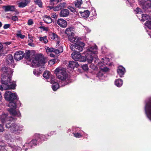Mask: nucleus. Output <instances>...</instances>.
Wrapping results in <instances>:
<instances>
[{
    "label": "nucleus",
    "mask_w": 151,
    "mask_h": 151,
    "mask_svg": "<svg viewBox=\"0 0 151 151\" xmlns=\"http://www.w3.org/2000/svg\"><path fill=\"white\" fill-rule=\"evenodd\" d=\"M65 33L68 36L74 35L75 34V32L73 28L71 27L67 28L65 31Z\"/></svg>",
    "instance_id": "dca6fc26"
},
{
    "label": "nucleus",
    "mask_w": 151,
    "mask_h": 151,
    "mask_svg": "<svg viewBox=\"0 0 151 151\" xmlns=\"http://www.w3.org/2000/svg\"><path fill=\"white\" fill-rule=\"evenodd\" d=\"M47 9L48 10H50L52 9H53V7L50 6H48L46 7Z\"/></svg>",
    "instance_id": "bf43d9fd"
},
{
    "label": "nucleus",
    "mask_w": 151,
    "mask_h": 151,
    "mask_svg": "<svg viewBox=\"0 0 151 151\" xmlns=\"http://www.w3.org/2000/svg\"><path fill=\"white\" fill-rule=\"evenodd\" d=\"M5 125L6 128L10 129L12 132L15 134L19 133L23 128L22 126H20L17 123H6Z\"/></svg>",
    "instance_id": "0eeeda50"
},
{
    "label": "nucleus",
    "mask_w": 151,
    "mask_h": 151,
    "mask_svg": "<svg viewBox=\"0 0 151 151\" xmlns=\"http://www.w3.org/2000/svg\"><path fill=\"white\" fill-rule=\"evenodd\" d=\"M55 73L58 78L60 80L59 84L61 86H64L69 83V78L65 69L61 67L55 69Z\"/></svg>",
    "instance_id": "423d86ee"
},
{
    "label": "nucleus",
    "mask_w": 151,
    "mask_h": 151,
    "mask_svg": "<svg viewBox=\"0 0 151 151\" xmlns=\"http://www.w3.org/2000/svg\"><path fill=\"white\" fill-rule=\"evenodd\" d=\"M68 39L69 41L71 42H73L76 41V37L74 35H73L69 36H68Z\"/></svg>",
    "instance_id": "473e14b6"
},
{
    "label": "nucleus",
    "mask_w": 151,
    "mask_h": 151,
    "mask_svg": "<svg viewBox=\"0 0 151 151\" xmlns=\"http://www.w3.org/2000/svg\"><path fill=\"white\" fill-rule=\"evenodd\" d=\"M50 38L53 40H58V36L55 33H51L50 35Z\"/></svg>",
    "instance_id": "72a5a7b5"
},
{
    "label": "nucleus",
    "mask_w": 151,
    "mask_h": 151,
    "mask_svg": "<svg viewBox=\"0 0 151 151\" xmlns=\"http://www.w3.org/2000/svg\"><path fill=\"white\" fill-rule=\"evenodd\" d=\"M30 61L34 65L38 66H41L39 70H33L34 74L36 76H38L44 70V65L46 62L45 59L43 55L39 54L35 55L30 60Z\"/></svg>",
    "instance_id": "39448f33"
},
{
    "label": "nucleus",
    "mask_w": 151,
    "mask_h": 151,
    "mask_svg": "<svg viewBox=\"0 0 151 151\" xmlns=\"http://www.w3.org/2000/svg\"><path fill=\"white\" fill-rule=\"evenodd\" d=\"M33 23V22L32 19H29L28 21V24L29 25H32Z\"/></svg>",
    "instance_id": "603ef678"
},
{
    "label": "nucleus",
    "mask_w": 151,
    "mask_h": 151,
    "mask_svg": "<svg viewBox=\"0 0 151 151\" xmlns=\"http://www.w3.org/2000/svg\"><path fill=\"white\" fill-rule=\"evenodd\" d=\"M34 2L38 5L39 7H42V3L40 0H35Z\"/></svg>",
    "instance_id": "58836bf2"
},
{
    "label": "nucleus",
    "mask_w": 151,
    "mask_h": 151,
    "mask_svg": "<svg viewBox=\"0 0 151 151\" xmlns=\"http://www.w3.org/2000/svg\"><path fill=\"white\" fill-rule=\"evenodd\" d=\"M18 33L16 34L17 36L21 38V39H23L25 37V36L24 35H22L20 33V31H18Z\"/></svg>",
    "instance_id": "a19ab883"
},
{
    "label": "nucleus",
    "mask_w": 151,
    "mask_h": 151,
    "mask_svg": "<svg viewBox=\"0 0 151 151\" xmlns=\"http://www.w3.org/2000/svg\"><path fill=\"white\" fill-rule=\"evenodd\" d=\"M75 129L77 132L75 133H73L74 136L76 138H80L81 137V134L80 133L78 132H80V129L79 128L77 127L75 128Z\"/></svg>",
    "instance_id": "a878e982"
},
{
    "label": "nucleus",
    "mask_w": 151,
    "mask_h": 151,
    "mask_svg": "<svg viewBox=\"0 0 151 151\" xmlns=\"http://www.w3.org/2000/svg\"><path fill=\"white\" fill-rule=\"evenodd\" d=\"M10 24H5L4 27L3 28L4 29H7L10 27Z\"/></svg>",
    "instance_id": "3c124183"
},
{
    "label": "nucleus",
    "mask_w": 151,
    "mask_h": 151,
    "mask_svg": "<svg viewBox=\"0 0 151 151\" xmlns=\"http://www.w3.org/2000/svg\"><path fill=\"white\" fill-rule=\"evenodd\" d=\"M29 2V0H24L18 4L19 7L23 8Z\"/></svg>",
    "instance_id": "5701e85b"
},
{
    "label": "nucleus",
    "mask_w": 151,
    "mask_h": 151,
    "mask_svg": "<svg viewBox=\"0 0 151 151\" xmlns=\"http://www.w3.org/2000/svg\"><path fill=\"white\" fill-rule=\"evenodd\" d=\"M33 42V40L32 39V37L31 35H29V40H28V42Z\"/></svg>",
    "instance_id": "8fccbe9b"
},
{
    "label": "nucleus",
    "mask_w": 151,
    "mask_h": 151,
    "mask_svg": "<svg viewBox=\"0 0 151 151\" xmlns=\"http://www.w3.org/2000/svg\"><path fill=\"white\" fill-rule=\"evenodd\" d=\"M4 130L3 126L2 124H0V132H2Z\"/></svg>",
    "instance_id": "864d4df0"
},
{
    "label": "nucleus",
    "mask_w": 151,
    "mask_h": 151,
    "mask_svg": "<svg viewBox=\"0 0 151 151\" xmlns=\"http://www.w3.org/2000/svg\"><path fill=\"white\" fill-rule=\"evenodd\" d=\"M82 68L83 70L85 71L88 70V66L87 64H84L82 65Z\"/></svg>",
    "instance_id": "79ce46f5"
},
{
    "label": "nucleus",
    "mask_w": 151,
    "mask_h": 151,
    "mask_svg": "<svg viewBox=\"0 0 151 151\" xmlns=\"http://www.w3.org/2000/svg\"><path fill=\"white\" fill-rule=\"evenodd\" d=\"M142 17L139 18V19L141 21H144L147 20L146 23L145 24V26L149 29H151V17L148 15L146 14H141Z\"/></svg>",
    "instance_id": "1a4fd4ad"
},
{
    "label": "nucleus",
    "mask_w": 151,
    "mask_h": 151,
    "mask_svg": "<svg viewBox=\"0 0 151 151\" xmlns=\"http://www.w3.org/2000/svg\"><path fill=\"white\" fill-rule=\"evenodd\" d=\"M39 40L45 44L47 43L48 42L46 36H45L43 37H40L39 38Z\"/></svg>",
    "instance_id": "f704fd0d"
},
{
    "label": "nucleus",
    "mask_w": 151,
    "mask_h": 151,
    "mask_svg": "<svg viewBox=\"0 0 151 151\" xmlns=\"http://www.w3.org/2000/svg\"><path fill=\"white\" fill-rule=\"evenodd\" d=\"M70 48L72 50H74L75 48V45H73V44H72L70 45Z\"/></svg>",
    "instance_id": "052dcab7"
},
{
    "label": "nucleus",
    "mask_w": 151,
    "mask_h": 151,
    "mask_svg": "<svg viewBox=\"0 0 151 151\" xmlns=\"http://www.w3.org/2000/svg\"><path fill=\"white\" fill-rule=\"evenodd\" d=\"M51 17H52L53 18H56L57 17L56 14L55 13H52L51 14Z\"/></svg>",
    "instance_id": "09e8293b"
},
{
    "label": "nucleus",
    "mask_w": 151,
    "mask_h": 151,
    "mask_svg": "<svg viewBox=\"0 0 151 151\" xmlns=\"http://www.w3.org/2000/svg\"><path fill=\"white\" fill-rule=\"evenodd\" d=\"M101 73V72H100V73H99V75H98L99 77V78H100V79H101V77L100 76V75Z\"/></svg>",
    "instance_id": "69168bd1"
},
{
    "label": "nucleus",
    "mask_w": 151,
    "mask_h": 151,
    "mask_svg": "<svg viewBox=\"0 0 151 151\" xmlns=\"http://www.w3.org/2000/svg\"><path fill=\"white\" fill-rule=\"evenodd\" d=\"M16 138L17 141H19L20 142H22V138L20 137H17Z\"/></svg>",
    "instance_id": "4d7b16f0"
},
{
    "label": "nucleus",
    "mask_w": 151,
    "mask_h": 151,
    "mask_svg": "<svg viewBox=\"0 0 151 151\" xmlns=\"http://www.w3.org/2000/svg\"><path fill=\"white\" fill-rule=\"evenodd\" d=\"M69 14V11L68 9H64L62 10L60 13V16L61 17H65Z\"/></svg>",
    "instance_id": "aec40b11"
},
{
    "label": "nucleus",
    "mask_w": 151,
    "mask_h": 151,
    "mask_svg": "<svg viewBox=\"0 0 151 151\" xmlns=\"http://www.w3.org/2000/svg\"><path fill=\"white\" fill-rule=\"evenodd\" d=\"M43 20L47 23H50L52 22L50 17L47 15H45L43 17Z\"/></svg>",
    "instance_id": "4be33fe9"
},
{
    "label": "nucleus",
    "mask_w": 151,
    "mask_h": 151,
    "mask_svg": "<svg viewBox=\"0 0 151 151\" xmlns=\"http://www.w3.org/2000/svg\"><path fill=\"white\" fill-rule=\"evenodd\" d=\"M2 85L0 86V89L3 91L8 89H14L16 87L14 82H11L13 71L10 68L3 67L0 70Z\"/></svg>",
    "instance_id": "f257e3e1"
},
{
    "label": "nucleus",
    "mask_w": 151,
    "mask_h": 151,
    "mask_svg": "<svg viewBox=\"0 0 151 151\" xmlns=\"http://www.w3.org/2000/svg\"><path fill=\"white\" fill-rule=\"evenodd\" d=\"M17 105H16L18 107H20L22 106V104L19 101H17Z\"/></svg>",
    "instance_id": "5fc2aeb1"
},
{
    "label": "nucleus",
    "mask_w": 151,
    "mask_h": 151,
    "mask_svg": "<svg viewBox=\"0 0 151 151\" xmlns=\"http://www.w3.org/2000/svg\"><path fill=\"white\" fill-rule=\"evenodd\" d=\"M149 7L151 9V3L148 4Z\"/></svg>",
    "instance_id": "338daca9"
},
{
    "label": "nucleus",
    "mask_w": 151,
    "mask_h": 151,
    "mask_svg": "<svg viewBox=\"0 0 151 151\" xmlns=\"http://www.w3.org/2000/svg\"><path fill=\"white\" fill-rule=\"evenodd\" d=\"M97 59L98 60V61H97L96 62H95L93 61V62L92 63V64L90 66L91 68L93 69H95L96 68V65H97V66L99 67L101 69V67L103 68L105 64H108V61H109V59L107 58H102V62L103 63L101 62L99 63V60L98 59L97 57Z\"/></svg>",
    "instance_id": "6e6552de"
},
{
    "label": "nucleus",
    "mask_w": 151,
    "mask_h": 151,
    "mask_svg": "<svg viewBox=\"0 0 151 151\" xmlns=\"http://www.w3.org/2000/svg\"><path fill=\"white\" fill-rule=\"evenodd\" d=\"M146 114L147 117L151 121V100L146 103L145 107Z\"/></svg>",
    "instance_id": "9d476101"
},
{
    "label": "nucleus",
    "mask_w": 151,
    "mask_h": 151,
    "mask_svg": "<svg viewBox=\"0 0 151 151\" xmlns=\"http://www.w3.org/2000/svg\"><path fill=\"white\" fill-rule=\"evenodd\" d=\"M117 72L120 77H121L125 72V69L122 66H119L117 70Z\"/></svg>",
    "instance_id": "a211bd4d"
},
{
    "label": "nucleus",
    "mask_w": 151,
    "mask_h": 151,
    "mask_svg": "<svg viewBox=\"0 0 151 151\" xmlns=\"http://www.w3.org/2000/svg\"><path fill=\"white\" fill-rule=\"evenodd\" d=\"M24 52L21 51H18L16 52L14 55V59L16 60H21L24 57Z\"/></svg>",
    "instance_id": "ddd939ff"
},
{
    "label": "nucleus",
    "mask_w": 151,
    "mask_h": 151,
    "mask_svg": "<svg viewBox=\"0 0 151 151\" xmlns=\"http://www.w3.org/2000/svg\"><path fill=\"white\" fill-rule=\"evenodd\" d=\"M46 52L48 53L49 52H53L54 48H49L48 47H47L45 48Z\"/></svg>",
    "instance_id": "ea45409f"
},
{
    "label": "nucleus",
    "mask_w": 151,
    "mask_h": 151,
    "mask_svg": "<svg viewBox=\"0 0 151 151\" xmlns=\"http://www.w3.org/2000/svg\"><path fill=\"white\" fill-rule=\"evenodd\" d=\"M85 29L86 30L85 32L87 33L91 31V30L87 27L85 28Z\"/></svg>",
    "instance_id": "13d9d810"
},
{
    "label": "nucleus",
    "mask_w": 151,
    "mask_h": 151,
    "mask_svg": "<svg viewBox=\"0 0 151 151\" xmlns=\"http://www.w3.org/2000/svg\"><path fill=\"white\" fill-rule=\"evenodd\" d=\"M57 24L60 27L63 28L66 27L67 26L66 21L62 19H59L57 21Z\"/></svg>",
    "instance_id": "4468645a"
},
{
    "label": "nucleus",
    "mask_w": 151,
    "mask_h": 151,
    "mask_svg": "<svg viewBox=\"0 0 151 151\" xmlns=\"http://www.w3.org/2000/svg\"><path fill=\"white\" fill-rule=\"evenodd\" d=\"M0 119L3 121L6 120V122L9 121L10 122H14L15 119L12 117H8L6 114H3L1 116Z\"/></svg>",
    "instance_id": "2eb2a0df"
},
{
    "label": "nucleus",
    "mask_w": 151,
    "mask_h": 151,
    "mask_svg": "<svg viewBox=\"0 0 151 151\" xmlns=\"http://www.w3.org/2000/svg\"><path fill=\"white\" fill-rule=\"evenodd\" d=\"M78 66V64L76 62L70 61L69 63V67L71 68L77 67Z\"/></svg>",
    "instance_id": "c85d7f7f"
},
{
    "label": "nucleus",
    "mask_w": 151,
    "mask_h": 151,
    "mask_svg": "<svg viewBox=\"0 0 151 151\" xmlns=\"http://www.w3.org/2000/svg\"><path fill=\"white\" fill-rule=\"evenodd\" d=\"M50 55L51 57H53L54 56V55L53 54H51V53L50 54Z\"/></svg>",
    "instance_id": "0e129e2a"
},
{
    "label": "nucleus",
    "mask_w": 151,
    "mask_h": 151,
    "mask_svg": "<svg viewBox=\"0 0 151 151\" xmlns=\"http://www.w3.org/2000/svg\"><path fill=\"white\" fill-rule=\"evenodd\" d=\"M55 134L56 133L55 131L51 132L46 135L36 134L35 135V139L32 140L29 143H26L24 145L23 149L25 151H27L28 149L32 148L34 146H36L39 143H41L43 141L46 140L47 139V136H51Z\"/></svg>",
    "instance_id": "20e7f679"
},
{
    "label": "nucleus",
    "mask_w": 151,
    "mask_h": 151,
    "mask_svg": "<svg viewBox=\"0 0 151 151\" xmlns=\"http://www.w3.org/2000/svg\"><path fill=\"white\" fill-rule=\"evenodd\" d=\"M54 52L57 54L61 53L63 51V47L62 46L60 47L57 49L54 48Z\"/></svg>",
    "instance_id": "2f4dec72"
},
{
    "label": "nucleus",
    "mask_w": 151,
    "mask_h": 151,
    "mask_svg": "<svg viewBox=\"0 0 151 151\" xmlns=\"http://www.w3.org/2000/svg\"><path fill=\"white\" fill-rule=\"evenodd\" d=\"M74 3L76 7L80 8L81 5L83 4V2L82 0H77L74 2Z\"/></svg>",
    "instance_id": "c756f323"
},
{
    "label": "nucleus",
    "mask_w": 151,
    "mask_h": 151,
    "mask_svg": "<svg viewBox=\"0 0 151 151\" xmlns=\"http://www.w3.org/2000/svg\"><path fill=\"white\" fill-rule=\"evenodd\" d=\"M135 11L137 14H141L142 13L141 9L139 8H137L135 10Z\"/></svg>",
    "instance_id": "37998d69"
},
{
    "label": "nucleus",
    "mask_w": 151,
    "mask_h": 151,
    "mask_svg": "<svg viewBox=\"0 0 151 151\" xmlns=\"http://www.w3.org/2000/svg\"><path fill=\"white\" fill-rule=\"evenodd\" d=\"M68 8L71 12H74L75 11V9L71 6H68Z\"/></svg>",
    "instance_id": "49530a36"
},
{
    "label": "nucleus",
    "mask_w": 151,
    "mask_h": 151,
    "mask_svg": "<svg viewBox=\"0 0 151 151\" xmlns=\"http://www.w3.org/2000/svg\"><path fill=\"white\" fill-rule=\"evenodd\" d=\"M2 99V97L1 94V92H0V101H1Z\"/></svg>",
    "instance_id": "e2e57ef3"
},
{
    "label": "nucleus",
    "mask_w": 151,
    "mask_h": 151,
    "mask_svg": "<svg viewBox=\"0 0 151 151\" xmlns=\"http://www.w3.org/2000/svg\"><path fill=\"white\" fill-rule=\"evenodd\" d=\"M28 45L32 47H34L35 46V45L33 43V42H28Z\"/></svg>",
    "instance_id": "6e6d98bb"
},
{
    "label": "nucleus",
    "mask_w": 151,
    "mask_h": 151,
    "mask_svg": "<svg viewBox=\"0 0 151 151\" xmlns=\"http://www.w3.org/2000/svg\"><path fill=\"white\" fill-rule=\"evenodd\" d=\"M6 63L8 64H12L14 62L13 56L11 55H8L6 58Z\"/></svg>",
    "instance_id": "412c9836"
},
{
    "label": "nucleus",
    "mask_w": 151,
    "mask_h": 151,
    "mask_svg": "<svg viewBox=\"0 0 151 151\" xmlns=\"http://www.w3.org/2000/svg\"><path fill=\"white\" fill-rule=\"evenodd\" d=\"M2 24L1 22H0V27L2 26Z\"/></svg>",
    "instance_id": "774afa93"
},
{
    "label": "nucleus",
    "mask_w": 151,
    "mask_h": 151,
    "mask_svg": "<svg viewBox=\"0 0 151 151\" xmlns=\"http://www.w3.org/2000/svg\"><path fill=\"white\" fill-rule=\"evenodd\" d=\"M5 44L6 45H8L11 44V42H6L5 43Z\"/></svg>",
    "instance_id": "680f3d73"
},
{
    "label": "nucleus",
    "mask_w": 151,
    "mask_h": 151,
    "mask_svg": "<svg viewBox=\"0 0 151 151\" xmlns=\"http://www.w3.org/2000/svg\"><path fill=\"white\" fill-rule=\"evenodd\" d=\"M18 19V18L17 16H13L12 17V19L14 21H17Z\"/></svg>",
    "instance_id": "de8ad7c7"
},
{
    "label": "nucleus",
    "mask_w": 151,
    "mask_h": 151,
    "mask_svg": "<svg viewBox=\"0 0 151 151\" xmlns=\"http://www.w3.org/2000/svg\"><path fill=\"white\" fill-rule=\"evenodd\" d=\"M66 3L63 2L60 4L55 7H53V10L54 11H58L64 8L65 6Z\"/></svg>",
    "instance_id": "f3484780"
},
{
    "label": "nucleus",
    "mask_w": 151,
    "mask_h": 151,
    "mask_svg": "<svg viewBox=\"0 0 151 151\" xmlns=\"http://www.w3.org/2000/svg\"><path fill=\"white\" fill-rule=\"evenodd\" d=\"M101 69L104 72H107L108 71L109 69L105 67V66H104L103 68H101Z\"/></svg>",
    "instance_id": "a18cd8bd"
},
{
    "label": "nucleus",
    "mask_w": 151,
    "mask_h": 151,
    "mask_svg": "<svg viewBox=\"0 0 151 151\" xmlns=\"http://www.w3.org/2000/svg\"><path fill=\"white\" fill-rule=\"evenodd\" d=\"M71 56L73 59L78 61L81 57V53L77 51L74 52L71 54Z\"/></svg>",
    "instance_id": "6ab92c4d"
},
{
    "label": "nucleus",
    "mask_w": 151,
    "mask_h": 151,
    "mask_svg": "<svg viewBox=\"0 0 151 151\" xmlns=\"http://www.w3.org/2000/svg\"><path fill=\"white\" fill-rule=\"evenodd\" d=\"M4 98L6 100L10 101L9 106L10 109L8 110L10 113L14 116L20 117L21 114L18 110H16V104L14 101V100L17 99V93L10 91H6L4 94Z\"/></svg>",
    "instance_id": "f03ea898"
},
{
    "label": "nucleus",
    "mask_w": 151,
    "mask_h": 151,
    "mask_svg": "<svg viewBox=\"0 0 151 151\" xmlns=\"http://www.w3.org/2000/svg\"><path fill=\"white\" fill-rule=\"evenodd\" d=\"M9 146L11 148H13L12 150L13 151H17V150L21 151V148L19 147H17L15 145H13L11 144H9Z\"/></svg>",
    "instance_id": "7c9ffc66"
},
{
    "label": "nucleus",
    "mask_w": 151,
    "mask_h": 151,
    "mask_svg": "<svg viewBox=\"0 0 151 151\" xmlns=\"http://www.w3.org/2000/svg\"><path fill=\"white\" fill-rule=\"evenodd\" d=\"M86 50L83 54L85 57L81 56L78 61L84 62L87 61L88 63H92L94 61L96 62L98 60L97 59V54L98 53V48L96 45L86 47Z\"/></svg>",
    "instance_id": "7ed1b4c3"
},
{
    "label": "nucleus",
    "mask_w": 151,
    "mask_h": 151,
    "mask_svg": "<svg viewBox=\"0 0 151 151\" xmlns=\"http://www.w3.org/2000/svg\"><path fill=\"white\" fill-rule=\"evenodd\" d=\"M4 10L6 11H14L15 9L14 6H3Z\"/></svg>",
    "instance_id": "b1692460"
},
{
    "label": "nucleus",
    "mask_w": 151,
    "mask_h": 151,
    "mask_svg": "<svg viewBox=\"0 0 151 151\" xmlns=\"http://www.w3.org/2000/svg\"><path fill=\"white\" fill-rule=\"evenodd\" d=\"M50 82L52 84V88L54 91H56L59 88V84L57 83V80L55 79L54 76H51V80L50 81Z\"/></svg>",
    "instance_id": "9b49d317"
},
{
    "label": "nucleus",
    "mask_w": 151,
    "mask_h": 151,
    "mask_svg": "<svg viewBox=\"0 0 151 151\" xmlns=\"http://www.w3.org/2000/svg\"><path fill=\"white\" fill-rule=\"evenodd\" d=\"M53 76L51 75L50 72L48 71H46L43 74V77L46 79H48L49 78H50V81L51 80V76Z\"/></svg>",
    "instance_id": "cd10ccee"
},
{
    "label": "nucleus",
    "mask_w": 151,
    "mask_h": 151,
    "mask_svg": "<svg viewBox=\"0 0 151 151\" xmlns=\"http://www.w3.org/2000/svg\"><path fill=\"white\" fill-rule=\"evenodd\" d=\"M77 40L75 44V48L80 51L83 50V48L85 46V44L83 42L78 41Z\"/></svg>",
    "instance_id": "f8f14e48"
},
{
    "label": "nucleus",
    "mask_w": 151,
    "mask_h": 151,
    "mask_svg": "<svg viewBox=\"0 0 151 151\" xmlns=\"http://www.w3.org/2000/svg\"><path fill=\"white\" fill-rule=\"evenodd\" d=\"M123 83L122 80L120 79H116L115 81V84L118 87L121 86L123 84Z\"/></svg>",
    "instance_id": "bb28decb"
},
{
    "label": "nucleus",
    "mask_w": 151,
    "mask_h": 151,
    "mask_svg": "<svg viewBox=\"0 0 151 151\" xmlns=\"http://www.w3.org/2000/svg\"><path fill=\"white\" fill-rule=\"evenodd\" d=\"M3 46L1 43L0 42V56H4V55L3 52Z\"/></svg>",
    "instance_id": "4c0bfd02"
},
{
    "label": "nucleus",
    "mask_w": 151,
    "mask_h": 151,
    "mask_svg": "<svg viewBox=\"0 0 151 151\" xmlns=\"http://www.w3.org/2000/svg\"><path fill=\"white\" fill-rule=\"evenodd\" d=\"M55 59L50 60L49 62V64L50 65H52L55 63Z\"/></svg>",
    "instance_id": "c03bdc74"
},
{
    "label": "nucleus",
    "mask_w": 151,
    "mask_h": 151,
    "mask_svg": "<svg viewBox=\"0 0 151 151\" xmlns=\"http://www.w3.org/2000/svg\"><path fill=\"white\" fill-rule=\"evenodd\" d=\"M79 13L81 16L83 17L87 18L89 15V12L88 10L85 11L84 12H80Z\"/></svg>",
    "instance_id": "393cba45"
},
{
    "label": "nucleus",
    "mask_w": 151,
    "mask_h": 151,
    "mask_svg": "<svg viewBox=\"0 0 151 151\" xmlns=\"http://www.w3.org/2000/svg\"><path fill=\"white\" fill-rule=\"evenodd\" d=\"M30 55V51L29 50H27L26 51L25 54L24 53V55L25 58L27 59H29V58Z\"/></svg>",
    "instance_id": "c9c22d12"
},
{
    "label": "nucleus",
    "mask_w": 151,
    "mask_h": 151,
    "mask_svg": "<svg viewBox=\"0 0 151 151\" xmlns=\"http://www.w3.org/2000/svg\"><path fill=\"white\" fill-rule=\"evenodd\" d=\"M61 1V0H50V3L51 5H54L57 4Z\"/></svg>",
    "instance_id": "e433bc0d"
}]
</instances>
